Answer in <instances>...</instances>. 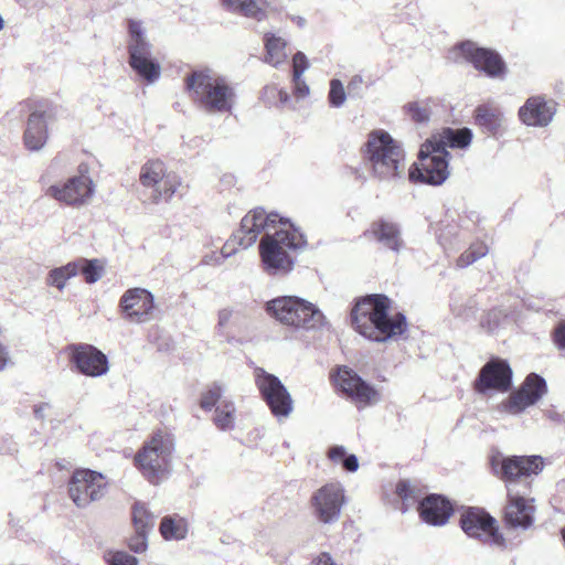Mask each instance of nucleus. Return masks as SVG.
Listing matches in <instances>:
<instances>
[{
	"label": "nucleus",
	"mask_w": 565,
	"mask_h": 565,
	"mask_svg": "<svg viewBox=\"0 0 565 565\" xmlns=\"http://www.w3.org/2000/svg\"><path fill=\"white\" fill-rule=\"evenodd\" d=\"M495 475L508 486L539 476L544 469V458L539 455L510 456L492 462ZM509 501L505 507V523L513 529H529L534 522V499L512 494L508 487Z\"/></svg>",
	"instance_id": "obj_1"
},
{
	"label": "nucleus",
	"mask_w": 565,
	"mask_h": 565,
	"mask_svg": "<svg viewBox=\"0 0 565 565\" xmlns=\"http://www.w3.org/2000/svg\"><path fill=\"white\" fill-rule=\"evenodd\" d=\"M391 300L384 295H369L356 302L351 317L355 330L375 342H386L405 333L406 317L398 312L388 315Z\"/></svg>",
	"instance_id": "obj_2"
},
{
	"label": "nucleus",
	"mask_w": 565,
	"mask_h": 565,
	"mask_svg": "<svg viewBox=\"0 0 565 565\" xmlns=\"http://www.w3.org/2000/svg\"><path fill=\"white\" fill-rule=\"evenodd\" d=\"M287 228L267 233L259 243V256L264 273L269 276H286L294 270L296 256L307 246L303 234L292 224Z\"/></svg>",
	"instance_id": "obj_3"
},
{
	"label": "nucleus",
	"mask_w": 565,
	"mask_h": 565,
	"mask_svg": "<svg viewBox=\"0 0 565 565\" xmlns=\"http://www.w3.org/2000/svg\"><path fill=\"white\" fill-rule=\"evenodd\" d=\"M193 102L205 113H232L236 104L235 88L225 77L210 71H194L185 78Z\"/></svg>",
	"instance_id": "obj_4"
},
{
	"label": "nucleus",
	"mask_w": 565,
	"mask_h": 565,
	"mask_svg": "<svg viewBox=\"0 0 565 565\" xmlns=\"http://www.w3.org/2000/svg\"><path fill=\"white\" fill-rule=\"evenodd\" d=\"M404 150L392 136L384 130L369 135L364 158L373 175L380 180H392L404 172Z\"/></svg>",
	"instance_id": "obj_5"
},
{
	"label": "nucleus",
	"mask_w": 565,
	"mask_h": 565,
	"mask_svg": "<svg viewBox=\"0 0 565 565\" xmlns=\"http://www.w3.org/2000/svg\"><path fill=\"white\" fill-rule=\"evenodd\" d=\"M267 313L285 326L305 330H319L327 320L321 310L312 302L296 297H277L266 303Z\"/></svg>",
	"instance_id": "obj_6"
},
{
	"label": "nucleus",
	"mask_w": 565,
	"mask_h": 565,
	"mask_svg": "<svg viewBox=\"0 0 565 565\" xmlns=\"http://www.w3.org/2000/svg\"><path fill=\"white\" fill-rule=\"evenodd\" d=\"M449 152L436 141V137L426 140L418 152V161L409 169V179L414 182L440 185L449 177Z\"/></svg>",
	"instance_id": "obj_7"
},
{
	"label": "nucleus",
	"mask_w": 565,
	"mask_h": 565,
	"mask_svg": "<svg viewBox=\"0 0 565 565\" xmlns=\"http://www.w3.org/2000/svg\"><path fill=\"white\" fill-rule=\"evenodd\" d=\"M173 447V440L169 434L157 431L136 454V466L149 482L157 484L162 480Z\"/></svg>",
	"instance_id": "obj_8"
},
{
	"label": "nucleus",
	"mask_w": 565,
	"mask_h": 565,
	"mask_svg": "<svg viewBox=\"0 0 565 565\" xmlns=\"http://www.w3.org/2000/svg\"><path fill=\"white\" fill-rule=\"evenodd\" d=\"M139 181L145 189L150 190L153 203L168 202L181 186V179L174 172H169L161 160H148L140 168Z\"/></svg>",
	"instance_id": "obj_9"
},
{
	"label": "nucleus",
	"mask_w": 565,
	"mask_h": 565,
	"mask_svg": "<svg viewBox=\"0 0 565 565\" xmlns=\"http://www.w3.org/2000/svg\"><path fill=\"white\" fill-rule=\"evenodd\" d=\"M255 384L263 401L276 418L285 419L290 416L294 411V399L276 375L258 367L255 370Z\"/></svg>",
	"instance_id": "obj_10"
},
{
	"label": "nucleus",
	"mask_w": 565,
	"mask_h": 565,
	"mask_svg": "<svg viewBox=\"0 0 565 565\" xmlns=\"http://www.w3.org/2000/svg\"><path fill=\"white\" fill-rule=\"evenodd\" d=\"M106 482L102 473L89 469H77L68 482V494L78 508H86L105 495Z\"/></svg>",
	"instance_id": "obj_11"
},
{
	"label": "nucleus",
	"mask_w": 565,
	"mask_h": 565,
	"mask_svg": "<svg viewBox=\"0 0 565 565\" xmlns=\"http://www.w3.org/2000/svg\"><path fill=\"white\" fill-rule=\"evenodd\" d=\"M344 503V488L340 482L326 483L317 489L310 499L313 515L324 524L339 520Z\"/></svg>",
	"instance_id": "obj_12"
},
{
	"label": "nucleus",
	"mask_w": 565,
	"mask_h": 565,
	"mask_svg": "<svg viewBox=\"0 0 565 565\" xmlns=\"http://www.w3.org/2000/svg\"><path fill=\"white\" fill-rule=\"evenodd\" d=\"M287 226L288 220L279 217L277 213H266L264 209L257 207L248 212L241 221L237 232L242 235V248L250 247L260 234L274 233L277 224Z\"/></svg>",
	"instance_id": "obj_13"
},
{
	"label": "nucleus",
	"mask_w": 565,
	"mask_h": 565,
	"mask_svg": "<svg viewBox=\"0 0 565 565\" xmlns=\"http://www.w3.org/2000/svg\"><path fill=\"white\" fill-rule=\"evenodd\" d=\"M94 183L88 175L81 174L70 178L62 185H50L45 194L67 205L87 204L94 195Z\"/></svg>",
	"instance_id": "obj_14"
},
{
	"label": "nucleus",
	"mask_w": 565,
	"mask_h": 565,
	"mask_svg": "<svg viewBox=\"0 0 565 565\" xmlns=\"http://www.w3.org/2000/svg\"><path fill=\"white\" fill-rule=\"evenodd\" d=\"M462 531L470 537H477L484 542L501 545L503 539L495 527V520L483 510L470 508L462 513L460 519Z\"/></svg>",
	"instance_id": "obj_15"
},
{
	"label": "nucleus",
	"mask_w": 565,
	"mask_h": 565,
	"mask_svg": "<svg viewBox=\"0 0 565 565\" xmlns=\"http://www.w3.org/2000/svg\"><path fill=\"white\" fill-rule=\"evenodd\" d=\"M70 358L76 370L87 376L98 377L108 372V359L92 344H72Z\"/></svg>",
	"instance_id": "obj_16"
},
{
	"label": "nucleus",
	"mask_w": 565,
	"mask_h": 565,
	"mask_svg": "<svg viewBox=\"0 0 565 565\" xmlns=\"http://www.w3.org/2000/svg\"><path fill=\"white\" fill-rule=\"evenodd\" d=\"M119 307L125 319L134 323H142L150 320L154 308V298L145 288H130L121 296Z\"/></svg>",
	"instance_id": "obj_17"
},
{
	"label": "nucleus",
	"mask_w": 565,
	"mask_h": 565,
	"mask_svg": "<svg viewBox=\"0 0 565 565\" xmlns=\"http://www.w3.org/2000/svg\"><path fill=\"white\" fill-rule=\"evenodd\" d=\"M512 384V370L502 360H491L486 363L475 381V388L480 394L494 390L507 392Z\"/></svg>",
	"instance_id": "obj_18"
},
{
	"label": "nucleus",
	"mask_w": 565,
	"mask_h": 565,
	"mask_svg": "<svg viewBox=\"0 0 565 565\" xmlns=\"http://www.w3.org/2000/svg\"><path fill=\"white\" fill-rule=\"evenodd\" d=\"M546 390L545 380L541 375L532 373L525 379L520 390L509 396L502 407L510 414H520L526 407L534 405L546 393Z\"/></svg>",
	"instance_id": "obj_19"
},
{
	"label": "nucleus",
	"mask_w": 565,
	"mask_h": 565,
	"mask_svg": "<svg viewBox=\"0 0 565 565\" xmlns=\"http://www.w3.org/2000/svg\"><path fill=\"white\" fill-rule=\"evenodd\" d=\"M461 55L477 70L484 72L490 77H497L504 73L505 65L494 51L479 47L472 42H463L459 46Z\"/></svg>",
	"instance_id": "obj_20"
},
{
	"label": "nucleus",
	"mask_w": 565,
	"mask_h": 565,
	"mask_svg": "<svg viewBox=\"0 0 565 565\" xmlns=\"http://www.w3.org/2000/svg\"><path fill=\"white\" fill-rule=\"evenodd\" d=\"M335 382L356 403L367 405L380 401L379 392L348 367L339 369Z\"/></svg>",
	"instance_id": "obj_21"
},
{
	"label": "nucleus",
	"mask_w": 565,
	"mask_h": 565,
	"mask_svg": "<svg viewBox=\"0 0 565 565\" xmlns=\"http://www.w3.org/2000/svg\"><path fill=\"white\" fill-rule=\"evenodd\" d=\"M556 113V104L543 96H532L519 109L520 120L530 127L548 126Z\"/></svg>",
	"instance_id": "obj_22"
},
{
	"label": "nucleus",
	"mask_w": 565,
	"mask_h": 565,
	"mask_svg": "<svg viewBox=\"0 0 565 565\" xmlns=\"http://www.w3.org/2000/svg\"><path fill=\"white\" fill-rule=\"evenodd\" d=\"M371 234L379 244L394 253H399L405 248L402 228L396 222L380 218L372 223Z\"/></svg>",
	"instance_id": "obj_23"
},
{
	"label": "nucleus",
	"mask_w": 565,
	"mask_h": 565,
	"mask_svg": "<svg viewBox=\"0 0 565 565\" xmlns=\"http://www.w3.org/2000/svg\"><path fill=\"white\" fill-rule=\"evenodd\" d=\"M420 518L430 525H444L452 513L450 502L439 494H430L419 503Z\"/></svg>",
	"instance_id": "obj_24"
},
{
	"label": "nucleus",
	"mask_w": 565,
	"mask_h": 565,
	"mask_svg": "<svg viewBox=\"0 0 565 565\" xmlns=\"http://www.w3.org/2000/svg\"><path fill=\"white\" fill-rule=\"evenodd\" d=\"M47 139V125L43 113H32L26 122L23 140L31 151L42 149Z\"/></svg>",
	"instance_id": "obj_25"
},
{
	"label": "nucleus",
	"mask_w": 565,
	"mask_h": 565,
	"mask_svg": "<svg viewBox=\"0 0 565 565\" xmlns=\"http://www.w3.org/2000/svg\"><path fill=\"white\" fill-rule=\"evenodd\" d=\"M129 61H139V58H153L151 44L147 40L141 22L129 21Z\"/></svg>",
	"instance_id": "obj_26"
},
{
	"label": "nucleus",
	"mask_w": 565,
	"mask_h": 565,
	"mask_svg": "<svg viewBox=\"0 0 565 565\" xmlns=\"http://www.w3.org/2000/svg\"><path fill=\"white\" fill-rule=\"evenodd\" d=\"M476 124L483 130L494 135L504 124L501 109L491 104L479 105L475 110Z\"/></svg>",
	"instance_id": "obj_27"
},
{
	"label": "nucleus",
	"mask_w": 565,
	"mask_h": 565,
	"mask_svg": "<svg viewBox=\"0 0 565 565\" xmlns=\"http://www.w3.org/2000/svg\"><path fill=\"white\" fill-rule=\"evenodd\" d=\"M223 6L231 12L262 21L266 18L265 0H222Z\"/></svg>",
	"instance_id": "obj_28"
},
{
	"label": "nucleus",
	"mask_w": 565,
	"mask_h": 565,
	"mask_svg": "<svg viewBox=\"0 0 565 565\" xmlns=\"http://www.w3.org/2000/svg\"><path fill=\"white\" fill-rule=\"evenodd\" d=\"M264 44L266 50L265 62L274 67H279L288 57V42L277 36L275 33H266L264 35Z\"/></svg>",
	"instance_id": "obj_29"
},
{
	"label": "nucleus",
	"mask_w": 565,
	"mask_h": 565,
	"mask_svg": "<svg viewBox=\"0 0 565 565\" xmlns=\"http://www.w3.org/2000/svg\"><path fill=\"white\" fill-rule=\"evenodd\" d=\"M159 531L167 541H181L188 535L189 523L178 514L166 515L160 522Z\"/></svg>",
	"instance_id": "obj_30"
},
{
	"label": "nucleus",
	"mask_w": 565,
	"mask_h": 565,
	"mask_svg": "<svg viewBox=\"0 0 565 565\" xmlns=\"http://www.w3.org/2000/svg\"><path fill=\"white\" fill-rule=\"evenodd\" d=\"M471 140L472 131L469 128H445L440 136L436 137V141L443 145L445 149L447 147L463 149L471 143Z\"/></svg>",
	"instance_id": "obj_31"
},
{
	"label": "nucleus",
	"mask_w": 565,
	"mask_h": 565,
	"mask_svg": "<svg viewBox=\"0 0 565 565\" xmlns=\"http://www.w3.org/2000/svg\"><path fill=\"white\" fill-rule=\"evenodd\" d=\"M131 514L135 531L151 533L156 524L157 515H154L145 503L136 502L132 505Z\"/></svg>",
	"instance_id": "obj_32"
},
{
	"label": "nucleus",
	"mask_w": 565,
	"mask_h": 565,
	"mask_svg": "<svg viewBox=\"0 0 565 565\" xmlns=\"http://www.w3.org/2000/svg\"><path fill=\"white\" fill-rule=\"evenodd\" d=\"M73 264L76 265V275L81 273L87 284H95L104 275V265L97 258H78Z\"/></svg>",
	"instance_id": "obj_33"
},
{
	"label": "nucleus",
	"mask_w": 565,
	"mask_h": 565,
	"mask_svg": "<svg viewBox=\"0 0 565 565\" xmlns=\"http://www.w3.org/2000/svg\"><path fill=\"white\" fill-rule=\"evenodd\" d=\"M130 67L148 83H154L161 74L160 64L153 58H139V61H129Z\"/></svg>",
	"instance_id": "obj_34"
},
{
	"label": "nucleus",
	"mask_w": 565,
	"mask_h": 565,
	"mask_svg": "<svg viewBox=\"0 0 565 565\" xmlns=\"http://www.w3.org/2000/svg\"><path fill=\"white\" fill-rule=\"evenodd\" d=\"M236 408L232 401H222L215 408L214 424L221 430H231L235 425Z\"/></svg>",
	"instance_id": "obj_35"
},
{
	"label": "nucleus",
	"mask_w": 565,
	"mask_h": 565,
	"mask_svg": "<svg viewBox=\"0 0 565 565\" xmlns=\"http://www.w3.org/2000/svg\"><path fill=\"white\" fill-rule=\"evenodd\" d=\"M220 329H236L241 330L247 326V317L242 310L224 308L218 311Z\"/></svg>",
	"instance_id": "obj_36"
},
{
	"label": "nucleus",
	"mask_w": 565,
	"mask_h": 565,
	"mask_svg": "<svg viewBox=\"0 0 565 565\" xmlns=\"http://www.w3.org/2000/svg\"><path fill=\"white\" fill-rule=\"evenodd\" d=\"M76 276V265L73 262L50 270L46 284L63 290L68 279Z\"/></svg>",
	"instance_id": "obj_37"
},
{
	"label": "nucleus",
	"mask_w": 565,
	"mask_h": 565,
	"mask_svg": "<svg viewBox=\"0 0 565 565\" xmlns=\"http://www.w3.org/2000/svg\"><path fill=\"white\" fill-rule=\"evenodd\" d=\"M430 103V99L413 102L407 104L405 108L414 121L418 124H425L428 122L431 115Z\"/></svg>",
	"instance_id": "obj_38"
},
{
	"label": "nucleus",
	"mask_w": 565,
	"mask_h": 565,
	"mask_svg": "<svg viewBox=\"0 0 565 565\" xmlns=\"http://www.w3.org/2000/svg\"><path fill=\"white\" fill-rule=\"evenodd\" d=\"M225 390L224 386L220 383H213L209 388L202 394L200 406L204 411H211L221 399Z\"/></svg>",
	"instance_id": "obj_39"
},
{
	"label": "nucleus",
	"mask_w": 565,
	"mask_h": 565,
	"mask_svg": "<svg viewBox=\"0 0 565 565\" xmlns=\"http://www.w3.org/2000/svg\"><path fill=\"white\" fill-rule=\"evenodd\" d=\"M488 253V247L482 244H473L470 246L468 250L462 253L459 258L457 259V266L458 267H467L478 260L479 258L483 257Z\"/></svg>",
	"instance_id": "obj_40"
},
{
	"label": "nucleus",
	"mask_w": 565,
	"mask_h": 565,
	"mask_svg": "<svg viewBox=\"0 0 565 565\" xmlns=\"http://www.w3.org/2000/svg\"><path fill=\"white\" fill-rule=\"evenodd\" d=\"M328 99L332 107L340 108L344 105L347 100V94L340 79H331Z\"/></svg>",
	"instance_id": "obj_41"
},
{
	"label": "nucleus",
	"mask_w": 565,
	"mask_h": 565,
	"mask_svg": "<svg viewBox=\"0 0 565 565\" xmlns=\"http://www.w3.org/2000/svg\"><path fill=\"white\" fill-rule=\"evenodd\" d=\"M104 557L108 565H138L137 557L125 551H108Z\"/></svg>",
	"instance_id": "obj_42"
},
{
	"label": "nucleus",
	"mask_w": 565,
	"mask_h": 565,
	"mask_svg": "<svg viewBox=\"0 0 565 565\" xmlns=\"http://www.w3.org/2000/svg\"><path fill=\"white\" fill-rule=\"evenodd\" d=\"M150 533L135 531V534L129 537L128 546L134 553H143L148 548V536Z\"/></svg>",
	"instance_id": "obj_43"
},
{
	"label": "nucleus",
	"mask_w": 565,
	"mask_h": 565,
	"mask_svg": "<svg viewBox=\"0 0 565 565\" xmlns=\"http://www.w3.org/2000/svg\"><path fill=\"white\" fill-rule=\"evenodd\" d=\"M242 235L236 231L233 235L225 242L221 249V255L223 258H228L237 252V247H242L243 243Z\"/></svg>",
	"instance_id": "obj_44"
},
{
	"label": "nucleus",
	"mask_w": 565,
	"mask_h": 565,
	"mask_svg": "<svg viewBox=\"0 0 565 565\" xmlns=\"http://www.w3.org/2000/svg\"><path fill=\"white\" fill-rule=\"evenodd\" d=\"M309 62L305 53L297 52L292 57V77L298 78L302 76L303 73L308 70Z\"/></svg>",
	"instance_id": "obj_45"
},
{
	"label": "nucleus",
	"mask_w": 565,
	"mask_h": 565,
	"mask_svg": "<svg viewBox=\"0 0 565 565\" xmlns=\"http://www.w3.org/2000/svg\"><path fill=\"white\" fill-rule=\"evenodd\" d=\"M396 493L404 501L415 500V488L408 480H402L396 486Z\"/></svg>",
	"instance_id": "obj_46"
},
{
	"label": "nucleus",
	"mask_w": 565,
	"mask_h": 565,
	"mask_svg": "<svg viewBox=\"0 0 565 565\" xmlns=\"http://www.w3.org/2000/svg\"><path fill=\"white\" fill-rule=\"evenodd\" d=\"M294 82V94L298 99H302L309 95V86L307 85L306 81L302 78V76H299L298 78L292 77Z\"/></svg>",
	"instance_id": "obj_47"
},
{
	"label": "nucleus",
	"mask_w": 565,
	"mask_h": 565,
	"mask_svg": "<svg viewBox=\"0 0 565 565\" xmlns=\"http://www.w3.org/2000/svg\"><path fill=\"white\" fill-rule=\"evenodd\" d=\"M328 457L335 463H341L348 457L347 449L343 446H333L328 451Z\"/></svg>",
	"instance_id": "obj_48"
},
{
	"label": "nucleus",
	"mask_w": 565,
	"mask_h": 565,
	"mask_svg": "<svg viewBox=\"0 0 565 565\" xmlns=\"http://www.w3.org/2000/svg\"><path fill=\"white\" fill-rule=\"evenodd\" d=\"M553 340L557 349L565 350V323H559L554 332Z\"/></svg>",
	"instance_id": "obj_49"
},
{
	"label": "nucleus",
	"mask_w": 565,
	"mask_h": 565,
	"mask_svg": "<svg viewBox=\"0 0 565 565\" xmlns=\"http://www.w3.org/2000/svg\"><path fill=\"white\" fill-rule=\"evenodd\" d=\"M277 92H278V87H276L275 85L266 86L263 90V99L265 100V103L269 104V105L277 104V102H276Z\"/></svg>",
	"instance_id": "obj_50"
},
{
	"label": "nucleus",
	"mask_w": 565,
	"mask_h": 565,
	"mask_svg": "<svg viewBox=\"0 0 565 565\" xmlns=\"http://www.w3.org/2000/svg\"><path fill=\"white\" fill-rule=\"evenodd\" d=\"M342 467L349 472H355L359 469V460L355 455H348L342 461Z\"/></svg>",
	"instance_id": "obj_51"
},
{
	"label": "nucleus",
	"mask_w": 565,
	"mask_h": 565,
	"mask_svg": "<svg viewBox=\"0 0 565 565\" xmlns=\"http://www.w3.org/2000/svg\"><path fill=\"white\" fill-rule=\"evenodd\" d=\"M312 565H339L334 562L329 553H321L312 563Z\"/></svg>",
	"instance_id": "obj_52"
},
{
	"label": "nucleus",
	"mask_w": 565,
	"mask_h": 565,
	"mask_svg": "<svg viewBox=\"0 0 565 565\" xmlns=\"http://www.w3.org/2000/svg\"><path fill=\"white\" fill-rule=\"evenodd\" d=\"M277 98H278V103L276 104L277 106L284 107V106L289 105V103H290V96L285 89L278 88Z\"/></svg>",
	"instance_id": "obj_53"
},
{
	"label": "nucleus",
	"mask_w": 565,
	"mask_h": 565,
	"mask_svg": "<svg viewBox=\"0 0 565 565\" xmlns=\"http://www.w3.org/2000/svg\"><path fill=\"white\" fill-rule=\"evenodd\" d=\"M49 408V404L43 403L34 406V415L39 419H44L45 417V411Z\"/></svg>",
	"instance_id": "obj_54"
},
{
	"label": "nucleus",
	"mask_w": 565,
	"mask_h": 565,
	"mask_svg": "<svg viewBox=\"0 0 565 565\" xmlns=\"http://www.w3.org/2000/svg\"><path fill=\"white\" fill-rule=\"evenodd\" d=\"M9 361L7 349L0 342V371L3 370Z\"/></svg>",
	"instance_id": "obj_55"
},
{
	"label": "nucleus",
	"mask_w": 565,
	"mask_h": 565,
	"mask_svg": "<svg viewBox=\"0 0 565 565\" xmlns=\"http://www.w3.org/2000/svg\"><path fill=\"white\" fill-rule=\"evenodd\" d=\"M451 310H452V313L457 317H460V318H463V319H467L468 318V313L466 312V309L461 308V306H457V305H451Z\"/></svg>",
	"instance_id": "obj_56"
},
{
	"label": "nucleus",
	"mask_w": 565,
	"mask_h": 565,
	"mask_svg": "<svg viewBox=\"0 0 565 565\" xmlns=\"http://www.w3.org/2000/svg\"><path fill=\"white\" fill-rule=\"evenodd\" d=\"M362 81H363V79H362V76H360V75H355V76H353V78H352V79H351V82L349 83V87H351V86H358V85H360V84L362 83Z\"/></svg>",
	"instance_id": "obj_57"
},
{
	"label": "nucleus",
	"mask_w": 565,
	"mask_h": 565,
	"mask_svg": "<svg viewBox=\"0 0 565 565\" xmlns=\"http://www.w3.org/2000/svg\"><path fill=\"white\" fill-rule=\"evenodd\" d=\"M295 22L302 28L306 24V20L302 17H296L294 18Z\"/></svg>",
	"instance_id": "obj_58"
}]
</instances>
